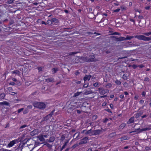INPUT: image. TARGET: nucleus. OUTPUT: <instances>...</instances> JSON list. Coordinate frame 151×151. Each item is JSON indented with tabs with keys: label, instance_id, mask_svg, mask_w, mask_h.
<instances>
[{
	"label": "nucleus",
	"instance_id": "obj_1",
	"mask_svg": "<svg viewBox=\"0 0 151 151\" xmlns=\"http://www.w3.org/2000/svg\"><path fill=\"white\" fill-rule=\"evenodd\" d=\"M33 105L35 107L42 110L44 109L46 106V105L43 102H34L33 103Z\"/></svg>",
	"mask_w": 151,
	"mask_h": 151
},
{
	"label": "nucleus",
	"instance_id": "obj_2",
	"mask_svg": "<svg viewBox=\"0 0 151 151\" xmlns=\"http://www.w3.org/2000/svg\"><path fill=\"white\" fill-rule=\"evenodd\" d=\"M135 38L138 39L140 40L145 41H149L151 40V37H146L144 35H136L134 36Z\"/></svg>",
	"mask_w": 151,
	"mask_h": 151
},
{
	"label": "nucleus",
	"instance_id": "obj_3",
	"mask_svg": "<svg viewBox=\"0 0 151 151\" xmlns=\"http://www.w3.org/2000/svg\"><path fill=\"white\" fill-rule=\"evenodd\" d=\"M99 93L101 95H104L106 93H108L109 91L108 89H104L102 88H98Z\"/></svg>",
	"mask_w": 151,
	"mask_h": 151
},
{
	"label": "nucleus",
	"instance_id": "obj_4",
	"mask_svg": "<svg viewBox=\"0 0 151 151\" xmlns=\"http://www.w3.org/2000/svg\"><path fill=\"white\" fill-rule=\"evenodd\" d=\"M112 38H115V41L116 42L121 41L123 40H125V37H117L113 36L111 37Z\"/></svg>",
	"mask_w": 151,
	"mask_h": 151
},
{
	"label": "nucleus",
	"instance_id": "obj_5",
	"mask_svg": "<svg viewBox=\"0 0 151 151\" xmlns=\"http://www.w3.org/2000/svg\"><path fill=\"white\" fill-rule=\"evenodd\" d=\"M88 139V137H85L81 140V141L79 143V145H81L87 143V140Z\"/></svg>",
	"mask_w": 151,
	"mask_h": 151
},
{
	"label": "nucleus",
	"instance_id": "obj_6",
	"mask_svg": "<svg viewBox=\"0 0 151 151\" xmlns=\"http://www.w3.org/2000/svg\"><path fill=\"white\" fill-rule=\"evenodd\" d=\"M89 60L91 61V62H96L97 61V59L95 58V56L94 55H91L89 56Z\"/></svg>",
	"mask_w": 151,
	"mask_h": 151
},
{
	"label": "nucleus",
	"instance_id": "obj_7",
	"mask_svg": "<svg viewBox=\"0 0 151 151\" xmlns=\"http://www.w3.org/2000/svg\"><path fill=\"white\" fill-rule=\"evenodd\" d=\"M102 132V131L100 129H97L95 130H93L92 134L93 135H99Z\"/></svg>",
	"mask_w": 151,
	"mask_h": 151
},
{
	"label": "nucleus",
	"instance_id": "obj_8",
	"mask_svg": "<svg viewBox=\"0 0 151 151\" xmlns=\"http://www.w3.org/2000/svg\"><path fill=\"white\" fill-rule=\"evenodd\" d=\"M17 141V140L15 139L13 140L10 142V143L8 144V146L9 147H11L15 144Z\"/></svg>",
	"mask_w": 151,
	"mask_h": 151
},
{
	"label": "nucleus",
	"instance_id": "obj_9",
	"mask_svg": "<svg viewBox=\"0 0 151 151\" xmlns=\"http://www.w3.org/2000/svg\"><path fill=\"white\" fill-rule=\"evenodd\" d=\"M51 20L52 23V24L54 25V24H57L59 22V21L56 18H53L51 19Z\"/></svg>",
	"mask_w": 151,
	"mask_h": 151
},
{
	"label": "nucleus",
	"instance_id": "obj_10",
	"mask_svg": "<svg viewBox=\"0 0 151 151\" xmlns=\"http://www.w3.org/2000/svg\"><path fill=\"white\" fill-rule=\"evenodd\" d=\"M91 76L90 75H86L83 78V80L85 81V82L87 80L89 81L90 80Z\"/></svg>",
	"mask_w": 151,
	"mask_h": 151
},
{
	"label": "nucleus",
	"instance_id": "obj_11",
	"mask_svg": "<svg viewBox=\"0 0 151 151\" xmlns=\"http://www.w3.org/2000/svg\"><path fill=\"white\" fill-rule=\"evenodd\" d=\"M81 59L84 61L86 62H91V61L89 60V58L85 57H81Z\"/></svg>",
	"mask_w": 151,
	"mask_h": 151
},
{
	"label": "nucleus",
	"instance_id": "obj_12",
	"mask_svg": "<svg viewBox=\"0 0 151 151\" xmlns=\"http://www.w3.org/2000/svg\"><path fill=\"white\" fill-rule=\"evenodd\" d=\"M38 133V130L37 129H35L33 131L30 132V134L32 136H33L37 134Z\"/></svg>",
	"mask_w": 151,
	"mask_h": 151
},
{
	"label": "nucleus",
	"instance_id": "obj_13",
	"mask_svg": "<svg viewBox=\"0 0 151 151\" xmlns=\"http://www.w3.org/2000/svg\"><path fill=\"white\" fill-rule=\"evenodd\" d=\"M0 105H6L7 106H10V104L6 101H4L1 102H0Z\"/></svg>",
	"mask_w": 151,
	"mask_h": 151
},
{
	"label": "nucleus",
	"instance_id": "obj_14",
	"mask_svg": "<svg viewBox=\"0 0 151 151\" xmlns=\"http://www.w3.org/2000/svg\"><path fill=\"white\" fill-rule=\"evenodd\" d=\"M50 117H51L50 116L48 115L43 118V119L41 121V122H43L44 121H47Z\"/></svg>",
	"mask_w": 151,
	"mask_h": 151
},
{
	"label": "nucleus",
	"instance_id": "obj_15",
	"mask_svg": "<svg viewBox=\"0 0 151 151\" xmlns=\"http://www.w3.org/2000/svg\"><path fill=\"white\" fill-rule=\"evenodd\" d=\"M37 138L39 139V140L41 141H45V139L43 137L42 134L40 135L37 136Z\"/></svg>",
	"mask_w": 151,
	"mask_h": 151
},
{
	"label": "nucleus",
	"instance_id": "obj_16",
	"mask_svg": "<svg viewBox=\"0 0 151 151\" xmlns=\"http://www.w3.org/2000/svg\"><path fill=\"white\" fill-rule=\"evenodd\" d=\"M45 81L47 83H49L50 82H54V78H50L47 79L45 80Z\"/></svg>",
	"mask_w": 151,
	"mask_h": 151
},
{
	"label": "nucleus",
	"instance_id": "obj_17",
	"mask_svg": "<svg viewBox=\"0 0 151 151\" xmlns=\"http://www.w3.org/2000/svg\"><path fill=\"white\" fill-rule=\"evenodd\" d=\"M92 131L93 130H92V129H90V130H88L87 131H86L85 134L86 135L89 134L90 135H93V134H92Z\"/></svg>",
	"mask_w": 151,
	"mask_h": 151
},
{
	"label": "nucleus",
	"instance_id": "obj_18",
	"mask_svg": "<svg viewBox=\"0 0 151 151\" xmlns=\"http://www.w3.org/2000/svg\"><path fill=\"white\" fill-rule=\"evenodd\" d=\"M134 117H131L129 120V121L127 122V123H133L134 122Z\"/></svg>",
	"mask_w": 151,
	"mask_h": 151
},
{
	"label": "nucleus",
	"instance_id": "obj_19",
	"mask_svg": "<svg viewBox=\"0 0 151 151\" xmlns=\"http://www.w3.org/2000/svg\"><path fill=\"white\" fill-rule=\"evenodd\" d=\"M93 93V92L91 90L88 91V90H86L85 91V92L84 93V94L85 95H88L92 93Z\"/></svg>",
	"mask_w": 151,
	"mask_h": 151
},
{
	"label": "nucleus",
	"instance_id": "obj_20",
	"mask_svg": "<svg viewBox=\"0 0 151 151\" xmlns=\"http://www.w3.org/2000/svg\"><path fill=\"white\" fill-rule=\"evenodd\" d=\"M55 139V138L53 137H51L49 139V142H54Z\"/></svg>",
	"mask_w": 151,
	"mask_h": 151
},
{
	"label": "nucleus",
	"instance_id": "obj_21",
	"mask_svg": "<svg viewBox=\"0 0 151 151\" xmlns=\"http://www.w3.org/2000/svg\"><path fill=\"white\" fill-rule=\"evenodd\" d=\"M58 70L59 69L57 68H54L52 70V72L53 74L56 73Z\"/></svg>",
	"mask_w": 151,
	"mask_h": 151
},
{
	"label": "nucleus",
	"instance_id": "obj_22",
	"mask_svg": "<svg viewBox=\"0 0 151 151\" xmlns=\"http://www.w3.org/2000/svg\"><path fill=\"white\" fill-rule=\"evenodd\" d=\"M126 125V124L124 123H123L121 124L119 127V129H122L125 127Z\"/></svg>",
	"mask_w": 151,
	"mask_h": 151
},
{
	"label": "nucleus",
	"instance_id": "obj_23",
	"mask_svg": "<svg viewBox=\"0 0 151 151\" xmlns=\"http://www.w3.org/2000/svg\"><path fill=\"white\" fill-rule=\"evenodd\" d=\"M46 24L50 25L52 26L53 24L51 20V19L50 20H48Z\"/></svg>",
	"mask_w": 151,
	"mask_h": 151
},
{
	"label": "nucleus",
	"instance_id": "obj_24",
	"mask_svg": "<svg viewBox=\"0 0 151 151\" xmlns=\"http://www.w3.org/2000/svg\"><path fill=\"white\" fill-rule=\"evenodd\" d=\"M143 114V113H140L139 112L138 113H137L136 114H135V118L136 119H137L138 118L139 116H141Z\"/></svg>",
	"mask_w": 151,
	"mask_h": 151
},
{
	"label": "nucleus",
	"instance_id": "obj_25",
	"mask_svg": "<svg viewBox=\"0 0 151 151\" xmlns=\"http://www.w3.org/2000/svg\"><path fill=\"white\" fill-rule=\"evenodd\" d=\"M44 145H46L50 149H51L52 147V145H51L47 143H46L43 145V146Z\"/></svg>",
	"mask_w": 151,
	"mask_h": 151
},
{
	"label": "nucleus",
	"instance_id": "obj_26",
	"mask_svg": "<svg viewBox=\"0 0 151 151\" xmlns=\"http://www.w3.org/2000/svg\"><path fill=\"white\" fill-rule=\"evenodd\" d=\"M35 144L34 145V147L32 148V150H31L30 151L32 150L35 147H36L37 146H38L40 144V142H35Z\"/></svg>",
	"mask_w": 151,
	"mask_h": 151
},
{
	"label": "nucleus",
	"instance_id": "obj_27",
	"mask_svg": "<svg viewBox=\"0 0 151 151\" xmlns=\"http://www.w3.org/2000/svg\"><path fill=\"white\" fill-rule=\"evenodd\" d=\"M128 137L126 136H125L121 138V140L122 141L123 140H126L127 139Z\"/></svg>",
	"mask_w": 151,
	"mask_h": 151
},
{
	"label": "nucleus",
	"instance_id": "obj_28",
	"mask_svg": "<svg viewBox=\"0 0 151 151\" xmlns=\"http://www.w3.org/2000/svg\"><path fill=\"white\" fill-rule=\"evenodd\" d=\"M134 36H127L126 38H125V40H131L134 37H135Z\"/></svg>",
	"mask_w": 151,
	"mask_h": 151
},
{
	"label": "nucleus",
	"instance_id": "obj_29",
	"mask_svg": "<svg viewBox=\"0 0 151 151\" xmlns=\"http://www.w3.org/2000/svg\"><path fill=\"white\" fill-rule=\"evenodd\" d=\"M12 73L13 74H15L18 75H19V74L20 72L19 71V70H14L12 72Z\"/></svg>",
	"mask_w": 151,
	"mask_h": 151
},
{
	"label": "nucleus",
	"instance_id": "obj_30",
	"mask_svg": "<svg viewBox=\"0 0 151 151\" xmlns=\"http://www.w3.org/2000/svg\"><path fill=\"white\" fill-rule=\"evenodd\" d=\"M140 129V128H139L137 129H134V130L133 131H132V132H129V133H132V132H137V134H138L137 133V132H138L139 131V129Z\"/></svg>",
	"mask_w": 151,
	"mask_h": 151
},
{
	"label": "nucleus",
	"instance_id": "obj_31",
	"mask_svg": "<svg viewBox=\"0 0 151 151\" xmlns=\"http://www.w3.org/2000/svg\"><path fill=\"white\" fill-rule=\"evenodd\" d=\"M68 142H69V140H67V141L66 142H65V143H64V145L62 147V149H64L65 147L67 145V144L68 143Z\"/></svg>",
	"mask_w": 151,
	"mask_h": 151
},
{
	"label": "nucleus",
	"instance_id": "obj_32",
	"mask_svg": "<svg viewBox=\"0 0 151 151\" xmlns=\"http://www.w3.org/2000/svg\"><path fill=\"white\" fill-rule=\"evenodd\" d=\"M115 82V83L117 85H121V82L120 81L117 80Z\"/></svg>",
	"mask_w": 151,
	"mask_h": 151
},
{
	"label": "nucleus",
	"instance_id": "obj_33",
	"mask_svg": "<svg viewBox=\"0 0 151 151\" xmlns=\"http://www.w3.org/2000/svg\"><path fill=\"white\" fill-rule=\"evenodd\" d=\"M81 93V92H77L74 94L73 97H76L79 96Z\"/></svg>",
	"mask_w": 151,
	"mask_h": 151
},
{
	"label": "nucleus",
	"instance_id": "obj_34",
	"mask_svg": "<svg viewBox=\"0 0 151 151\" xmlns=\"http://www.w3.org/2000/svg\"><path fill=\"white\" fill-rule=\"evenodd\" d=\"M116 135L115 133H112L109 134V136L110 137H113Z\"/></svg>",
	"mask_w": 151,
	"mask_h": 151
},
{
	"label": "nucleus",
	"instance_id": "obj_35",
	"mask_svg": "<svg viewBox=\"0 0 151 151\" xmlns=\"http://www.w3.org/2000/svg\"><path fill=\"white\" fill-rule=\"evenodd\" d=\"M15 0H7V2L8 3L12 4L14 3V1Z\"/></svg>",
	"mask_w": 151,
	"mask_h": 151
},
{
	"label": "nucleus",
	"instance_id": "obj_36",
	"mask_svg": "<svg viewBox=\"0 0 151 151\" xmlns=\"http://www.w3.org/2000/svg\"><path fill=\"white\" fill-rule=\"evenodd\" d=\"M65 138V136L63 135H62L61 137V138L60 139V141L61 142H63Z\"/></svg>",
	"mask_w": 151,
	"mask_h": 151
},
{
	"label": "nucleus",
	"instance_id": "obj_37",
	"mask_svg": "<svg viewBox=\"0 0 151 151\" xmlns=\"http://www.w3.org/2000/svg\"><path fill=\"white\" fill-rule=\"evenodd\" d=\"M79 145V143L78 144H75L74 145L71 147V148L72 149H74L75 148L77 147V146H78Z\"/></svg>",
	"mask_w": 151,
	"mask_h": 151
},
{
	"label": "nucleus",
	"instance_id": "obj_38",
	"mask_svg": "<svg viewBox=\"0 0 151 151\" xmlns=\"http://www.w3.org/2000/svg\"><path fill=\"white\" fill-rule=\"evenodd\" d=\"M122 78L124 80H127V76L126 74H124Z\"/></svg>",
	"mask_w": 151,
	"mask_h": 151
},
{
	"label": "nucleus",
	"instance_id": "obj_39",
	"mask_svg": "<svg viewBox=\"0 0 151 151\" xmlns=\"http://www.w3.org/2000/svg\"><path fill=\"white\" fill-rule=\"evenodd\" d=\"M55 111V109H54L49 114H48L51 117L52 115H53V113Z\"/></svg>",
	"mask_w": 151,
	"mask_h": 151
},
{
	"label": "nucleus",
	"instance_id": "obj_40",
	"mask_svg": "<svg viewBox=\"0 0 151 151\" xmlns=\"http://www.w3.org/2000/svg\"><path fill=\"white\" fill-rule=\"evenodd\" d=\"M143 34L145 35L148 36L150 35H151V32H150L148 33H143Z\"/></svg>",
	"mask_w": 151,
	"mask_h": 151
},
{
	"label": "nucleus",
	"instance_id": "obj_41",
	"mask_svg": "<svg viewBox=\"0 0 151 151\" xmlns=\"http://www.w3.org/2000/svg\"><path fill=\"white\" fill-rule=\"evenodd\" d=\"M5 96V94L4 93H1L0 95V96H1V98L4 99Z\"/></svg>",
	"mask_w": 151,
	"mask_h": 151
},
{
	"label": "nucleus",
	"instance_id": "obj_42",
	"mask_svg": "<svg viewBox=\"0 0 151 151\" xmlns=\"http://www.w3.org/2000/svg\"><path fill=\"white\" fill-rule=\"evenodd\" d=\"M112 86L111 84V83H108L106 85V88H109L111 87Z\"/></svg>",
	"mask_w": 151,
	"mask_h": 151
},
{
	"label": "nucleus",
	"instance_id": "obj_43",
	"mask_svg": "<svg viewBox=\"0 0 151 151\" xmlns=\"http://www.w3.org/2000/svg\"><path fill=\"white\" fill-rule=\"evenodd\" d=\"M77 53H78V52H70L69 53V55H74L76 54Z\"/></svg>",
	"mask_w": 151,
	"mask_h": 151
},
{
	"label": "nucleus",
	"instance_id": "obj_44",
	"mask_svg": "<svg viewBox=\"0 0 151 151\" xmlns=\"http://www.w3.org/2000/svg\"><path fill=\"white\" fill-rule=\"evenodd\" d=\"M9 84L11 85L15 86L17 84V83H15L13 82H11L10 83H9Z\"/></svg>",
	"mask_w": 151,
	"mask_h": 151
},
{
	"label": "nucleus",
	"instance_id": "obj_45",
	"mask_svg": "<svg viewBox=\"0 0 151 151\" xmlns=\"http://www.w3.org/2000/svg\"><path fill=\"white\" fill-rule=\"evenodd\" d=\"M120 34V33L117 32H114L111 34L112 35H119Z\"/></svg>",
	"mask_w": 151,
	"mask_h": 151
},
{
	"label": "nucleus",
	"instance_id": "obj_46",
	"mask_svg": "<svg viewBox=\"0 0 151 151\" xmlns=\"http://www.w3.org/2000/svg\"><path fill=\"white\" fill-rule=\"evenodd\" d=\"M24 108H22L19 109L17 111L18 113H20V112H21L22 111H23L24 110Z\"/></svg>",
	"mask_w": 151,
	"mask_h": 151
},
{
	"label": "nucleus",
	"instance_id": "obj_47",
	"mask_svg": "<svg viewBox=\"0 0 151 151\" xmlns=\"http://www.w3.org/2000/svg\"><path fill=\"white\" fill-rule=\"evenodd\" d=\"M7 89L10 92H11L12 91L13 89L12 87H10L7 88Z\"/></svg>",
	"mask_w": 151,
	"mask_h": 151
},
{
	"label": "nucleus",
	"instance_id": "obj_48",
	"mask_svg": "<svg viewBox=\"0 0 151 151\" xmlns=\"http://www.w3.org/2000/svg\"><path fill=\"white\" fill-rule=\"evenodd\" d=\"M145 148L146 150L147 151L149 150H151V148L149 147H146Z\"/></svg>",
	"mask_w": 151,
	"mask_h": 151
},
{
	"label": "nucleus",
	"instance_id": "obj_49",
	"mask_svg": "<svg viewBox=\"0 0 151 151\" xmlns=\"http://www.w3.org/2000/svg\"><path fill=\"white\" fill-rule=\"evenodd\" d=\"M145 131L144 128H143V129H140L139 130V131L137 133H139L142 132L143 131Z\"/></svg>",
	"mask_w": 151,
	"mask_h": 151
},
{
	"label": "nucleus",
	"instance_id": "obj_50",
	"mask_svg": "<svg viewBox=\"0 0 151 151\" xmlns=\"http://www.w3.org/2000/svg\"><path fill=\"white\" fill-rule=\"evenodd\" d=\"M88 14H89L88 16H89L90 15H91L92 16L91 17H90V18H92V17L93 16H95L93 14V12H92L90 13H89Z\"/></svg>",
	"mask_w": 151,
	"mask_h": 151
},
{
	"label": "nucleus",
	"instance_id": "obj_51",
	"mask_svg": "<svg viewBox=\"0 0 151 151\" xmlns=\"http://www.w3.org/2000/svg\"><path fill=\"white\" fill-rule=\"evenodd\" d=\"M98 83L96 82L93 84V86L94 87H97L98 86Z\"/></svg>",
	"mask_w": 151,
	"mask_h": 151
},
{
	"label": "nucleus",
	"instance_id": "obj_52",
	"mask_svg": "<svg viewBox=\"0 0 151 151\" xmlns=\"http://www.w3.org/2000/svg\"><path fill=\"white\" fill-rule=\"evenodd\" d=\"M127 47H131L132 46H134V45H132V44H128V45H125Z\"/></svg>",
	"mask_w": 151,
	"mask_h": 151
},
{
	"label": "nucleus",
	"instance_id": "obj_53",
	"mask_svg": "<svg viewBox=\"0 0 151 151\" xmlns=\"http://www.w3.org/2000/svg\"><path fill=\"white\" fill-rule=\"evenodd\" d=\"M80 73L78 70L76 71L75 73V75L76 76H77V75H79L80 74Z\"/></svg>",
	"mask_w": 151,
	"mask_h": 151
},
{
	"label": "nucleus",
	"instance_id": "obj_54",
	"mask_svg": "<svg viewBox=\"0 0 151 151\" xmlns=\"http://www.w3.org/2000/svg\"><path fill=\"white\" fill-rule=\"evenodd\" d=\"M138 67V65H136L134 64L132 66V67L134 69H136V68Z\"/></svg>",
	"mask_w": 151,
	"mask_h": 151
},
{
	"label": "nucleus",
	"instance_id": "obj_55",
	"mask_svg": "<svg viewBox=\"0 0 151 151\" xmlns=\"http://www.w3.org/2000/svg\"><path fill=\"white\" fill-rule=\"evenodd\" d=\"M27 127V125H22L20 127V129H22V128H25V127Z\"/></svg>",
	"mask_w": 151,
	"mask_h": 151
},
{
	"label": "nucleus",
	"instance_id": "obj_56",
	"mask_svg": "<svg viewBox=\"0 0 151 151\" xmlns=\"http://www.w3.org/2000/svg\"><path fill=\"white\" fill-rule=\"evenodd\" d=\"M125 45H127V44H129V43H132V42H122Z\"/></svg>",
	"mask_w": 151,
	"mask_h": 151
},
{
	"label": "nucleus",
	"instance_id": "obj_57",
	"mask_svg": "<svg viewBox=\"0 0 151 151\" xmlns=\"http://www.w3.org/2000/svg\"><path fill=\"white\" fill-rule=\"evenodd\" d=\"M144 131H147V130H151V128H144Z\"/></svg>",
	"mask_w": 151,
	"mask_h": 151
},
{
	"label": "nucleus",
	"instance_id": "obj_58",
	"mask_svg": "<svg viewBox=\"0 0 151 151\" xmlns=\"http://www.w3.org/2000/svg\"><path fill=\"white\" fill-rule=\"evenodd\" d=\"M121 8L122 9V10H125L126 9V7L125 8L123 6H121Z\"/></svg>",
	"mask_w": 151,
	"mask_h": 151
},
{
	"label": "nucleus",
	"instance_id": "obj_59",
	"mask_svg": "<svg viewBox=\"0 0 151 151\" xmlns=\"http://www.w3.org/2000/svg\"><path fill=\"white\" fill-rule=\"evenodd\" d=\"M105 110L108 111V112L109 113H112V112L109 109H105Z\"/></svg>",
	"mask_w": 151,
	"mask_h": 151
},
{
	"label": "nucleus",
	"instance_id": "obj_60",
	"mask_svg": "<svg viewBox=\"0 0 151 151\" xmlns=\"http://www.w3.org/2000/svg\"><path fill=\"white\" fill-rule=\"evenodd\" d=\"M120 9H117L114 10V12H118L120 11Z\"/></svg>",
	"mask_w": 151,
	"mask_h": 151
},
{
	"label": "nucleus",
	"instance_id": "obj_61",
	"mask_svg": "<svg viewBox=\"0 0 151 151\" xmlns=\"http://www.w3.org/2000/svg\"><path fill=\"white\" fill-rule=\"evenodd\" d=\"M26 139H26L24 140V141L25 142L24 143V145L26 144L27 143V141L29 140V139H28L27 141H26Z\"/></svg>",
	"mask_w": 151,
	"mask_h": 151
},
{
	"label": "nucleus",
	"instance_id": "obj_62",
	"mask_svg": "<svg viewBox=\"0 0 151 151\" xmlns=\"http://www.w3.org/2000/svg\"><path fill=\"white\" fill-rule=\"evenodd\" d=\"M88 86V83H85L83 86V87L87 88Z\"/></svg>",
	"mask_w": 151,
	"mask_h": 151
},
{
	"label": "nucleus",
	"instance_id": "obj_63",
	"mask_svg": "<svg viewBox=\"0 0 151 151\" xmlns=\"http://www.w3.org/2000/svg\"><path fill=\"white\" fill-rule=\"evenodd\" d=\"M149 79L148 78V77H146L145 78V81H149Z\"/></svg>",
	"mask_w": 151,
	"mask_h": 151
},
{
	"label": "nucleus",
	"instance_id": "obj_64",
	"mask_svg": "<svg viewBox=\"0 0 151 151\" xmlns=\"http://www.w3.org/2000/svg\"><path fill=\"white\" fill-rule=\"evenodd\" d=\"M119 97L120 98L122 99L124 98V96L123 94H121L119 96Z\"/></svg>",
	"mask_w": 151,
	"mask_h": 151
}]
</instances>
